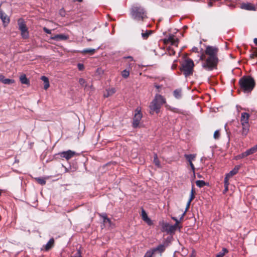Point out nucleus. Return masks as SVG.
I'll return each instance as SVG.
<instances>
[{
    "label": "nucleus",
    "instance_id": "f257e3e1",
    "mask_svg": "<svg viewBox=\"0 0 257 257\" xmlns=\"http://www.w3.org/2000/svg\"><path fill=\"white\" fill-rule=\"evenodd\" d=\"M219 48L215 46H207L200 59L202 61V66L207 71H212L217 68L219 62L218 53Z\"/></svg>",
    "mask_w": 257,
    "mask_h": 257
},
{
    "label": "nucleus",
    "instance_id": "f03ea898",
    "mask_svg": "<svg viewBox=\"0 0 257 257\" xmlns=\"http://www.w3.org/2000/svg\"><path fill=\"white\" fill-rule=\"evenodd\" d=\"M131 15L133 19L139 22H144L148 19L147 11L143 7L138 4L132 6Z\"/></svg>",
    "mask_w": 257,
    "mask_h": 257
},
{
    "label": "nucleus",
    "instance_id": "7ed1b4c3",
    "mask_svg": "<svg viewBox=\"0 0 257 257\" xmlns=\"http://www.w3.org/2000/svg\"><path fill=\"white\" fill-rule=\"evenodd\" d=\"M240 89L244 93H250L255 86V81L252 77L249 76H244L239 81Z\"/></svg>",
    "mask_w": 257,
    "mask_h": 257
},
{
    "label": "nucleus",
    "instance_id": "20e7f679",
    "mask_svg": "<svg viewBox=\"0 0 257 257\" xmlns=\"http://www.w3.org/2000/svg\"><path fill=\"white\" fill-rule=\"evenodd\" d=\"M166 99L164 96L160 94H156L149 106L151 110L150 113L153 114L154 112H156L158 113L160 111L162 105L166 103Z\"/></svg>",
    "mask_w": 257,
    "mask_h": 257
},
{
    "label": "nucleus",
    "instance_id": "39448f33",
    "mask_svg": "<svg viewBox=\"0 0 257 257\" xmlns=\"http://www.w3.org/2000/svg\"><path fill=\"white\" fill-rule=\"evenodd\" d=\"M194 64L190 58L186 59L182 64L180 70L183 72L184 76L187 77L192 75Z\"/></svg>",
    "mask_w": 257,
    "mask_h": 257
},
{
    "label": "nucleus",
    "instance_id": "423d86ee",
    "mask_svg": "<svg viewBox=\"0 0 257 257\" xmlns=\"http://www.w3.org/2000/svg\"><path fill=\"white\" fill-rule=\"evenodd\" d=\"M249 114L246 112H242L241 114L240 121L242 125L241 135L245 137L249 130L248 120Z\"/></svg>",
    "mask_w": 257,
    "mask_h": 257
},
{
    "label": "nucleus",
    "instance_id": "0eeeda50",
    "mask_svg": "<svg viewBox=\"0 0 257 257\" xmlns=\"http://www.w3.org/2000/svg\"><path fill=\"white\" fill-rule=\"evenodd\" d=\"M178 228L174 225H170L168 223H163L161 227V231L165 232L168 234H174Z\"/></svg>",
    "mask_w": 257,
    "mask_h": 257
},
{
    "label": "nucleus",
    "instance_id": "6e6552de",
    "mask_svg": "<svg viewBox=\"0 0 257 257\" xmlns=\"http://www.w3.org/2000/svg\"><path fill=\"white\" fill-rule=\"evenodd\" d=\"M163 42L165 44H170L171 45L177 47L179 43V39L174 35H170L168 38L164 39L163 40Z\"/></svg>",
    "mask_w": 257,
    "mask_h": 257
},
{
    "label": "nucleus",
    "instance_id": "1a4fd4ad",
    "mask_svg": "<svg viewBox=\"0 0 257 257\" xmlns=\"http://www.w3.org/2000/svg\"><path fill=\"white\" fill-rule=\"evenodd\" d=\"M76 154V153L75 152L72 151L70 150L67 151L60 152L58 154L60 157L66 159V160L67 161L73 157Z\"/></svg>",
    "mask_w": 257,
    "mask_h": 257
},
{
    "label": "nucleus",
    "instance_id": "9d476101",
    "mask_svg": "<svg viewBox=\"0 0 257 257\" xmlns=\"http://www.w3.org/2000/svg\"><path fill=\"white\" fill-rule=\"evenodd\" d=\"M18 25L19 30L21 32H28V29L26 26V22L23 19H19L18 20Z\"/></svg>",
    "mask_w": 257,
    "mask_h": 257
},
{
    "label": "nucleus",
    "instance_id": "9b49d317",
    "mask_svg": "<svg viewBox=\"0 0 257 257\" xmlns=\"http://www.w3.org/2000/svg\"><path fill=\"white\" fill-rule=\"evenodd\" d=\"M240 8L243 10L248 11H255V7L251 3H242L240 6Z\"/></svg>",
    "mask_w": 257,
    "mask_h": 257
},
{
    "label": "nucleus",
    "instance_id": "f8f14e48",
    "mask_svg": "<svg viewBox=\"0 0 257 257\" xmlns=\"http://www.w3.org/2000/svg\"><path fill=\"white\" fill-rule=\"evenodd\" d=\"M142 217L143 220L145 221L149 225L153 224V222L151 219L148 216V215L145 210L142 209Z\"/></svg>",
    "mask_w": 257,
    "mask_h": 257
},
{
    "label": "nucleus",
    "instance_id": "ddd939ff",
    "mask_svg": "<svg viewBox=\"0 0 257 257\" xmlns=\"http://www.w3.org/2000/svg\"><path fill=\"white\" fill-rule=\"evenodd\" d=\"M0 81L5 84H11L15 82V80L12 79L5 78V77L1 75H0Z\"/></svg>",
    "mask_w": 257,
    "mask_h": 257
},
{
    "label": "nucleus",
    "instance_id": "4468645a",
    "mask_svg": "<svg viewBox=\"0 0 257 257\" xmlns=\"http://www.w3.org/2000/svg\"><path fill=\"white\" fill-rule=\"evenodd\" d=\"M135 114L133 119L141 121L142 118V113L141 112V109L140 107H137L135 110Z\"/></svg>",
    "mask_w": 257,
    "mask_h": 257
},
{
    "label": "nucleus",
    "instance_id": "2eb2a0df",
    "mask_svg": "<svg viewBox=\"0 0 257 257\" xmlns=\"http://www.w3.org/2000/svg\"><path fill=\"white\" fill-rule=\"evenodd\" d=\"M240 167L239 165L235 166V167L226 175L228 176V177H229L230 178L231 177L238 173Z\"/></svg>",
    "mask_w": 257,
    "mask_h": 257
},
{
    "label": "nucleus",
    "instance_id": "dca6fc26",
    "mask_svg": "<svg viewBox=\"0 0 257 257\" xmlns=\"http://www.w3.org/2000/svg\"><path fill=\"white\" fill-rule=\"evenodd\" d=\"M54 239L53 238L50 239L49 241L45 245L44 248L46 251L49 250L54 245Z\"/></svg>",
    "mask_w": 257,
    "mask_h": 257
},
{
    "label": "nucleus",
    "instance_id": "f3484780",
    "mask_svg": "<svg viewBox=\"0 0 257 257\" xmlns=\"http://www.w3.org/2000/svg\"><path fill=\"white\" fill-rule=\"evenodd\" d=\"M116 92V90L114 88H110L106 90V92L103 94L104 97H108L112 95Z\"/></svg>",
    "mask_w": 257,
    "mask_h": 257
},
{
    "label": "nucleus",
    "instance_id": "a211bd4d",
    "mask_svg": "<svg viewBox=\"0 0 257 257\" xmlns=\"http://www.w3.org/2000/svg\"><path fill=\"white\" fill-rule=\"evenodd\" d=\"M153 251H154V253L156 251H158L160 253L163 252L165 250V246L163 244H160L158 246H157L156 247L152 248Z\"/></svg>",
    "mask_w": 257,
    "mask_h": 257
},
{
    "label": "nucleus",
    "instance_id": "6ab92c4d",
    "mask_svg": "<svg viewBox=\"0 0 257 257\" xmlns=\"http://www.w3.org/2000/svg\"><path fill=\"white\" fill-rule=\"evenodd\" d=\"M41 79L44 82V89L47 90L50 86L49 79L45 76H42Z\"/></svg>",
    "mask_w": 257,
    "mask_h": 257
},
{
    "label": "nucleus",
    "instance_id": "aec40b11",
    "mask_svg": "<svg viewBox=\"0 0 257 257\" xmlns=\"http://www.w3.org/2000/svg\"><path fill=\"white\" fill-rule=\"evenodd\" d=\"M20 80L21 83L24 84H26L28 85H30V81L27 78L26 75L25 74L22 75L20 77Z\"/></svg>",
    "mask_w": 257,
    "mask_h": 257
},
{
    "label": "nucleus",
    "instance_id": "412c9836",
    "mask_svg": "<svg viewBox=\"0 0 257 257\" xmlns=\"http://www.w3.org/2000/svg\"><path fill=\"white\" fill-rule=\"evenodd\" d=\"M173 95L176 99H180L182 96V89H176L174 90Z\"/></svg>",
    "mask_w": 257,
    "mask_h": 257
},
{
    "label": "nucleus",
    "instance_id": "4be33fe9",
    "mask_svg": "<svg viewBox=\"0 0 257 257\" xmlns=\"http://www.w3.org/2000/svg\"><path fill=\"white\" fill-rule=\"evenodd\" d=\"M185 158L186 159V160L189 162V163H192V161L194 160L196 157L195 154H185L184 155Z\"/></svg>",
    "mask_w": 257,
    "mask_h": 257
},
{
    "label": "nucleus",
    "instance_id": "5701e85b",
    "mask_svg": "<svg viewBox=\"0 0 257 257\" xmlns=\"http://www.w3.org/2000/svg\"><path fill=\"white\" fill-rule=\"evenodd\" d=\"M153 162L158 168H161L160 162L159 160L158 159V156H157V154H154Z\"/></svg>",
    "mask_w": 257,
    "mask_h": 257
},
{
    "label": "nucleus",
    "instance_id": "b1692460",
    "mask_svg": "<svg viewBox=\"0 0 257 257\" xmlns=\"http://www.w3.org/2000/svg\"><path fill=\"white\" fill-rule=\"evenodd\" d=\"M56 40H66L68 38V36L65 34L57 35L53 38Z\"/></svg>",
    "mask_w": 257,
    "mask_h": 257
},
{
    "label": "nucleus",
    "instance_id": "393cba45",
    "mask_svg": "<svg viewBox=\"0 0 257 257\" xmlns=\"http://www.w3.org/2000/svg\"><path fill=\"white\" fill-rule=\"evenodd\" d=\"M228 252V250L227 248H223L222 250L216 255V257H223Z\"/></svg>",
    "mask_w": 257,
    "mask_h": 257
},
{
    "label": "nucleus",
    "instance_id": "a878e982",
    "mask_svg": "<svg viewBox=\"0 0 257 257\" xmlns=\"http://www.w3.org/2000/svg\"><path fill=\"white\" fill-rule=\"evenodd\" d=\"M196 184L198 187L201 188L206 185V183L203 180H197L196 181Z\"/></svg>",
    "mask_w": 257,
    "mask_h": 257
},
{
    "label": "nucleus",
    "instance_id": "bb28decb",
    "mask_svg": "<svg viewBox=\"0 0 257 257\" xmlns=\"http://www.w3.org/2000/svg\"><path fill=\"white\" fill-rule=\"evenodd\" d=\"M35 180L37 181V182L41 184V185H44L46 184V180L42 178H40V177H38V178H35Z\"/></svg>",
    "mask_w": 257,
    "mask_h": 257
},
{
    "label": "nucleus",
    "instance_id": "cd10ccee",
    "mask_svg": "<svg viewBox=\"0 0 257 257\" xmlns=\"http://www.w3.org/2000/svg\"><path fill=\"white\" fill-rule=\"evenodd\" d=\"M191 202H190L189 200H188V202H187V205H186V209H185V211L183 212V213L182 214L180 218V220H182L184 216H185V214H186V212L187 211V210H188L189 207H190V203H191Z\"/></svg>",
    "mask_w": 257,
    "mask_h": 257
},
{
    "label": "nucleus",
    "instance_id": "c85d7f7f",
    "mask_svg": "<svg viewBox=\"0 0 257 257\" xmlns=\"http://www.w3.org/2000/svg\"><path fill=\"white\" fill-rule=\"evenodd\" d=\"M255 57H257V48H255L249 55L250 59H254Z\"/></svg>",
    "mask_w": 257,
    "mask_h": 257
},
{
    "label": "nucleus",
    "instance_id": "c756f323",
    "mask_svg": "<svg viewBox=\"0 0 257 257\" xmlns=\"http://www.w3.org/2000/svg\"><path fill=\"white\" fill-rule=\"evenodd\" d=\"M154 254V251L152 249H151L146 252L144 257H152Z\"/></svg>",
    "mask_w": 257,
    "mask_h": 257
},
{
    "label": "nucleus",
    "instance_id": "7c9ffc66",
    "mask_svg": "<svg viewBox=\"0 0 257 257\" xmlns=\"http://www.w3.org/2000/svg\"><path fill=\"white\" fill-rule=\"evenodd\" d=\"M95 52V49H86L83 50L82 52L83 53H91L93 54Z\"/></svg>",
    "mask_w": 257,
    "mask_h": 257
},
{
    "label": "nucleus",
    "instance_id": "2f4dec72",
    "mask_svg": "<svg viewBox=\"0 0 257 257\" xmlns=\"http://www.w3.org/2000/svg\"><path fill=\"white\" fill-rule=\"evenodd\" d=\"M171 218L175 221V223L174 224V225H175L176 227L180 229L181 227L179 226L180 222L179 220L175 217H172Z\"/></svg>",
    "mask_w": 257,
    "mask_h": 257
},
{
    "label": "nucleus",
    "instance_id": "473e14b6",
    "mask_svg": "<svg viewBox=\"0 0 257 257\" xmlns=\"http://www.w3.org/2000/svg\"><path fill=\"white\" fill-rule=\"evenodd\" d=\"M121 75H122V77H123L125 78H126L129 76L130 72L126 70H124L121 72Z\"/></svg>",
    "mask_w": 257,
    "mask_h": 257
},
{
    "label": "nucleus",
    "instance_id": "72a5a7b5",
    "mask_svg": "<svg viewBox=\"0 0 257 257\" xmlns=\"http://www.w3.org/2000/svg\"><path fill=\"white\" fill-rule=\"evenodd\" d=\"M220 137V132L219 130H216L215 131L214 135H213V138L215 140H217Z\"/></svg>",
    "mask_w": 257,
    "mask_h": 257
},
{
    "label": "nucleus",
    "instance_id": "f704fd0d",
    "mask_svg": "<svg viewBox=\"0 0 257 257\" xmlns=\"http://www.w3.org/2000/svg\"><path fill=\"white\" fill-rule=\"evenodd\" d=\"M194 190L193 187H192V189H191V191L190 199H189L190 202H191L195 198V196H194Z\"/></svg>",
    "mask_w": 257,
    "mask_h": 257
},
{
    "label": "nucleus",
    "instance_id": "c9c22d12",
    "mask_svg": "<svg viewBox=\"0 0 257 257\" xmlns=\"http://www.w3.org/2000/svg\"><path fill=\"white\" fill-rule=\"evenodd\" d=\"M140 122V121L133 119V127L135 128L139 126Z\"/></svg>",
    "mask_w": 257,
    "mask_h": 257
},
{
    "label": "nucleus",
    "instance_id": "e433bc0d",
    "mask_svg": "<svg viewBox=\"0 0 257 257\" xmlns=\"http://www.w3.org/2000/svg\"><path fill=\"white\" fill-rule=\"evenodd\" d=\"M168 53L170 56L174 55L175 54V51L174 49H172L170 47H169L168 49Z\"/></svg>",
    "mask_w": 257,
    "mask_h": 257
},
{
    "label": "nucleus",
    "instance_id": "4c0bfd02",
    "mask_svg": "<svg viewBox=\"0 0 257 257\" xmlns=\"http://www.w3.org/2000/svg\"><path fill=\"white\" fill-rule=\"evenodd\" d=\"M79 83L81 85L86 87V82L84 79L80 78L79 80Z\"/></svg>",
    "mask_w": 257,
    "mask_h": 257
},
{
    "label": "nucleus",
    "instance_id": "58836bf2",
    "mask_svg": "<svg viewBox=\"0 0 257 257\" xmlns=\"http://www.w3.org/2000/svg\"><path fill=\"white\" fill-rule=\"evenodd\" d=\"M229 178H230L229 177H228V176H227V175L225 176V177L224 180V186H228V185H229V182H228Z\"/></svg>",
    "mask_w": 257,
    "mask_h": 257
},
{
    "label": "nucleus",
    "instance_id": "ea45409f",
    "mask_svg": "<svg viewBox=\"0 0 257 257\" xmlns=\"http://www.w3.org/2000/svg\"><path fill=\"white\" fill-rule=\"evenodd\" d=\"M250 151L252 154L255 153L257 152V144L253 146V147L249 149Z\"/></svg>",
    "mask_w": 257,
    "mask_h": 257
},
{
    "label": "nucleus",
    "instance_id": "a19ab883",
    "mask_svg": "<svg viewBox=\"0 0 257 257\" xmlns=\"http://www.w3.org/2000/svg\"><path fill=\"white\" fill-rule=\"evenodd\" d=\"M168 109L170 110H171V111L173 112H175V113H179V109L178 108H177L169 106Z\"/></svg>",
    "mask_w": 257,
    "mask_h": 257
},
{
    "label": "nucleus",
    "instance_id": "79ce46f5",
    "mask_svg": "<svg viewBox=\"0 0 257 257\" xmlns=\"http://www.w3.org/2000/svg\"><path fill=\"white\" fill-rule=\"evenodd\" d=\"M99 216L103 219V222H106V219L108 218L106 213H102L99 214Z\"/></svg>",
    "mask_w": 257,
    "mask_h": 257
},
{
    "label": "nucleus",
    "instance_id": "37998d69",
    "mask_svg": "<svg viewBox=\"0 0 257 257\" xmlns=\"http://www.w3.org/2000/svg\"><path fill=\"white\" fill-rule=\"evenodd\" d=\"M71 257H82L80 250H77L75 254Z\"/></svg>",
    "mask_w": 257,
    "mask_h": 257
},
{
    "label": "nucleus",
    "instance_id": "c03bdc74",
    "mask_svg": "<svg viewBox=\"0 0 257 257\" xmlns=\"http://www.w3.org/2000/svg\"><path fill=\"white\" fill-rule=\"evenodd\" d=\"M77 67H78V69H79V70H80V71H82L84 69V66L83 64H81V63H78L77 64Z\"/></svg>",
    "mask_w": 257,
    "mask_h": 257
},
{
    "label": "nucleus",
    "instance_id": "a18cd8bd",
    "mask_svg": "<svg viewBox=\"0 0 257 257\" xmlns=\"http://www.w3.org/2000/svg\"><path fill=\"white\" fill-rule=\"evenodd\" d=\"M151 33H142V36L144 39H147Z\"/></svg>",
    "mask_w": 257,
    "mask_h": 257
},
{
    "label": "nucleus",
    "instance_id": "49530a36",
    "mask_svg": "<svg viewBox=\"0 0 257 257\" xmlns=\"http://www.w3.org/2000/svg\"><path fill=\"white\" fill-rule=\"evenodd\" d=\"M189 165L191 168V170L193 172V175H195V167L193 165V164L192 163H189Z\"/></svg>",
    "mask_w": 257,
    "mask_h": 257
},
{
    "label": "nucleus",
    "instance_id": "de8ad7c7",
    "mask_svg": "<svg viewBox=\"0 0 257 257\" xmlns=\"http://www.w3.org/2000/svg\"><path fill=\"white\" fill-rule=\"evenodd\" d=\"M244 154H244V152H243V153H241V154H239V155H238V156H237V158L238 159H242V158H245V157H246V156H245V155H244Z\"/></svg>",
    "mask_w": 257,
    "mask_h": 257
},
{
    "label": "nucleus",
    "instance_id": "09e8293b",
    "mask_svg": "<svg viewBox=\"0 0 257 257\" xmlns=\"http://www.w3.org/2000/svg\"><path fill=\"white\" fill-rule=\"evenodd\" d=\"M21 34L22 37L24 39H27L29 37V33H21Z\"/></svg>",
    "mask_w": 257,
    "mask_h": 257
},
{
    "label": "nucleus",
    "instance_id": "8fccbe9b",
    "mask_svg": "<svg viewBox=\"0 0 257 257\" xmlns=\"http://www.w3.org/2000/svg\"><path fill=\"white\" fill-rule=\"evenodd\" d=\"M244 155L246 157L250 155H251L252 154L251 153L250 151V150L249 149H248L246 151L244 152Z\"/></svg>",
    "mask_w": 257,
    "mask_h": 257
},
{
    "label": "nucleus",
    "instance_id": "3c124183",
    "mask_svg": "<svg viewBox=\"0 0 257 257\" xmlns=\"http://www.w3.org/2000/svg\"><path fill=\"white\" fill-rule=\"evenodd\" d=\"M228 191V186H224V189L223 191V193L225 194Z\"/></svg>",
    "mask_w": 257,
    "mask_h": 257
},
{
    "label": "nucleus",
    "instance_id": "603ef678",
    "mask_svg": "<svg viewBox=\"0 0 257 257\" xmlns=\"http://www.w3.org/2000/svg\"><path fill=\"white\" fill-rule=\"evenodd\" d=\"M123 58V59H129L131 61H133L134 60L133 57L130 56H127V57H124Z\"/></svg>",
    "mask_w": 257,
    "mask_h": 257
},
{
    "label": "nucleus",
    "instance_id": "864d4df0",
    "mask_svg": "<svg viewBox=\"0 0 257 257\" xmlns=\"http://www.w3.org/2000/svg\"><path fill=\"white\" fill-rule=\"evenodd\" d=\"M105 223H108L109 224V225L110 226L112 222H111V221L110 220V219L109 218H107L106 219V222Z\"/></svg>",
    "mask_w": 257,
    "mask_h": 257
},
{
    "label": "nucleus",
    "instance_id": "5fc2aeb1",
    "mask_svg": "<svg viewBox=\"0 0 257 257\" xmlns=\"http://www.w3.org/2000/svg\"><path fill=\"white\" fill-rule=\"evenodd\" d=\"M192 51L193 52H198V48L196 47H194L192 49Z\"/></svg>",
    "mask_w": 257,
    "mask_h": 257
},
{
    "label": "nucleus",
    "instance_id": "6e6d98bb",
    "mask_svg": "<svg viewBox=\"0 0 257 257\" xmlns=\"http://www.w3.org/2000/svg\"><path fill=\"white\" fill-rule=\"evenodd\" d=\"M208 5L209 7H212L213 6V3L211 2H209L208 3Z\"/></svg>",
    "mask_w": 257,
    "mask_h": 257
},
{
    "label": "nucleus",
    "instance_id": "4d7b16f0",
    "mask_svg": "<svg viewBox=\"0 0 257 257\" xmlns=\"http://www.w3.org/2000/svg\"><path fill=\"white\" fill-rule=\"evenodd\" d=\"M253 42L256 46H257V38H255L253 39Z\"/></svg>",
    "mask_w": 257,
    "mask_h": 257
},
{
    "label": "nucleus",
    "instance_id": "13d9d810",
    "mask_svg": "<svg viewBox=\"0 0 257 257\" xmlns=\"http://www.w3.org/2000/svg\"><path fill=\"white\" fill-rule=\"evenodd\" d=\"M63 13L65 14V12L63 10V9H61L60 10V13L62 16H63Z\"/></svg>",
    "mask_w": 257,
    "mask_h": 257
},
{
    "label": "nucleus",
    "instance_id": "bf43d9fd",
    "mask_svg": "<svg viewBox=\"0 0 257 257\" xmlns=\"http://www.w3.org/2000/svg\"><path fill=\"white\" fill-rule=\"evenodd\" d=\"M188 28V27L187 26H184L183 27V30L185 31Z\"/></svg>",
    "mask_w": 257,
    "mask_h": 257
},
{
    "label": "nucleus",
    "instance_id": "052dcab7",
    "mask_svg": "<svg viewBox=\"0 0 257 257\" xmlns=\"http://www.w3.org/2000/svg\"><path fill=\"white\" fill-rule=\"evenodd\" d=\"M44 30L46 32H47V33L51 32L50 30L46 29L45 28H44Z\"/></svg>",
    "mask_w": 257,
    "mask_h": 257
},
{
    "label": "nucleus",
    "instance_id": "680f3d73",
    "mask_svg": "<svg viewBox=\"0 0 257 257\" xmlns=\"http://www.w3.org/2000/svg\"><path fill=\"white\" fill-rule=\"evenodd\" d=\"M145 32H149V33H151V32H154L152 30H146Z\"/></svg>",
    "mask_w": 257,
    "mask_h": 257
},
{
    "label": "nucleus",
    "instance_id": "e2e57ef3",
    "mask_svg": "<svg viewBox=\"0 0 257 257\" xmlns=\"http://www.w3.org/2000/svg\"><path fill=\"white\" fill-rule=\"evenodd\" d=\"M155 87L157 88V89H159L160 88V86L159 85H156Z\"/></svg>",
    "mask_w": 257,
    "mask_h": 257
},
{
    "label": "nucleus",
    "instance_id": "0e129e2a",
    "mask_svg": "<svg viewBox=\"0 0 257 257\" xmlns=\"http://www.w3.org/2000/svg\"><path fill=\"white\" fill-rule=\"evenodd\" d=\"M114 32H115V30H114V28L113 27V29H112V32L114 33Z\"/></svg>",
    "mask_w": 257,
    "mask_h": 257
},
{
    "label": "nucleus",
    "instance_id": "69168bd1",
    "mask_svg": "<svg viewBox=\"0 0 257 257\" xmlns=\"http://www.w3.org/2000/svg\"><path fill=\"white\" fill-rule=\"evenodd\" d=\"M1 195H2V191H1V190H0V196H1Z\"/></svg>",
    "mask_w": 257,
    "mask_h": 257
}]
</instances>
